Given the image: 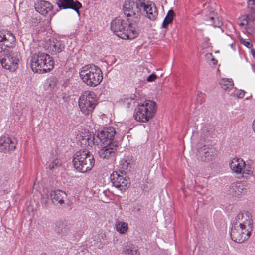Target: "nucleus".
I'll return each mask as SVG.
<instances>
[{
	"instance_id": "f8f14e48",
	"label": "nucleus",
	"mask_w": 255,
	"mask_h": 255,
	"mask_svg": "<svg viewBox=\"0 0 255 255\" xmlns=\"http://www.w3.org/2000/svg\"><path fill=\"white\" fill-rule=\"evenodd\" d=\"M230 168L233 172L238 175V178H247L250 174V171H244L245 167V162L240 158H234L229 163Z\"/></svg>"
},
{
	"instance_id": "412c9836",
	"label": "nucleus",
	"mask_w": 255,
	"mask_h": 255,
	"mask_svg": "<svg viewBox=\"0 0 255 255\" xmlns=\"http://www.w3.org/2000/svg\"><path fill=\"white\" fill-rule=\"evenodd\" d=\"M230 193L234 196H237L242 194H245L247 192L248 189L247 186L243 183L237 182L232 184L230 188Z\"/></svg>"
},
{
	"instance_id": "0eeeda50",
	"label": "nucleus",
	"mask_w": 255,
	"mask_h": 255,
	"mask_svg": "<svg viewBox=\"0 0 255 255\" xmlns=\"http://www.w3.org/2000/svg\"><path fill=\"white\" fill-rule=\"evenodd\" d=\"M123 12L127 17V21L138 25L141 19V7L139 0L137 2L125 1L123 5Z\"/></svg>"
},
{
	"instance_id": "423d86ee",
	"label": "nucleus",
	"mask_w": 255,
	"mask_h": 255,
	"mask_svg": "<svg viewBox=\"0 0 255 255\" xmlns=\"http://www.w3.org/2000/svg\"><path fill=\"white\" fill-rule=\"evenodd\" d=\"M156 103L152 100H146L135 109L134 117L138 122L146 123L152 119L156 111Z\"/></svg>"
},
{
	"instance_id": "6e6552de",
	"label": "nucleus",
	"mask_w": 255,
	"mask_h": 255,
	"mask_svg": "<svg viewBox=\"0 0 255 255\" xmlns=\"http://www.w3.org/2000/svg\"><path fill=\"white\" fill-rule=\"evenodd\" d=\"M97 104L96 95L92 91H85L79 99V107L85 115L92 114Z\"/></svg>"
},
{
	"instance_id": "473e14b6",
	"label": "nucleus",
	"mask_w": 255,
	"mask_h": 255,
	"mask_svg": "<svg viewBox=\"0 0 255 255\" xmlns=\"http://www.w3.org/2000/svg\"><path fill=\"white\" fill-rule=\"evenodd\" d=\"M240 42L241 44L244 45L245 46H246L247 48H251L253 46V44L250 42L249 41H247L245 40V39L241 38L240 39Z\"/></svg>"
},
{
	"instance_id": "a18cd8bd",
	"label": "nucleus",
	"mask_w": 255,
	"mask_h": 255,
	"mask_svg": "<svg viewBox=\"0 0 255 255\" xmlns=\"http://www.w3.org/2000/svg\"><path fill=\"white\" fill-rule=\"evenodd\" d=\"M254 72H255V68H254Z\"/></svg>"
},
{
	"instance_id": "58836bf2",
	"label": "nucleus",
	"mask_w": 255,
	"mask_h": 255,
	"mask_svg": "<svg viewBox=\"0 0 255 255\" xmlns=\"http://www.w3.org/2000/svg\"><path fill=\"white\" fill-rule=\"evenodd\" d=\"M157 78V76L155 74H152L150 75L148 78H147V81L148 82H153Z\"/></svg>"
},
{
	"instance_id": "a211bd4d",
	"label": "nucleus",
	"mask_w": 255,
	"mask_h": 255,
	"mask_svg": "<svg viewBox=\"0 0 255 255\" xmlns=\"http://www.w3.org/2000/svg\"><path fill=\"white\" fill-rule=\"evenodd\" d=\"M16 148L15 140H12L8 137L0 138V151L6 153L7 151H12Z\"/></svg>"
},
{
	"instance_id": "9d476101",
	"label": "nucleus",
	"mask_w": 255,
	"mask_h": 255,
	"mask_svg": "<svg viewBox=\"0 0 255 255\" xmlns=\"http://www.w3.org/2000/svg\"><path fill=\"white\" fill-rule=\"evenodd\" d=\"M252 231L243 227L232 223L230 236L231 239L235 242L241 243L248 239L251 236Z\"/></svg>"
},
{
	"instance_id": "f257e3e1",
	"label": "nucleus",
	"mask_w": 255,
	"mask_h": 255,
	"mask_svg": "<svg viewBox=\"0 0 255 255\" xmlns=\"http://www.w3.org/2000/svg\"><path fill=\"white\" fill-rule=\"evenodd\" d=\"M111 29L118 37L123 39H133L139 34L138 25H133L119 17L115 18L111 22Z\"/></svg>"
},
{
	"instance_id": "c03bdc74",
	"label": "nucleus",
	"mask_w": 255,
	"mask_h": 255,
	"mask_svg": "<svg viewBox=\"0 0 255 255\" xmlns=\"http://www.w3.org/2000/svg\"><path fill=\"white\" fill-rule=\"evenodd\" d=\"M206 130H207V133L205 134V135L206 136H210L211 134L209 133V131L207 129H206Z\"/></svg>"
},
{
	"instance_id": "ddd939ff",
	"label": "nucleus",
	"mask_w": 255,
	"mask_h": 255,
	"mask_svg": "<svg viewBox=\"0 0 255 255\" xmlns=\"http://www.w3.org/2000/svg\"><path fill=\"white\" fill-rule=\"evenodd\" d=\"M236 222L237 225L246 228V229L253 230V220L252 215L249 212H242L239 213L233 221L232 223L235 224Z\"/></svg>"
},
{
	"instance_id": "7c9ffc66",
	"label": "nucleus",
	"mask_w": 255,
	"mask_h": 255,
	"mask_svg": "<svg viewBox=\"0 0 255 255\" xmlns=\"http://www.w3.org/2000/svg\"><path fill=\"white\" fill-rule=\"evenodd\" d=\"M120 165L121 169L123 170H130L132 168L131 164L127 160L124 161Z\"/></svg>"
},
{
	"instance_id": "6ab92c4d",
	"label": "nucleus",
	"mask_w": 255,
	"mask_h": 255,
	"mask_svg": "<svg viewBox=\"0 0 255 255\" xmlns=\"http://www.w3.org/2000/svg\"><path fill=\"white\" fill-rule=\"evenodd\" d=\"M197 155L201 157V160L206 162L213 160L216 155L214 149L204 146L199 148L197 151Z\"/></svg>"
},
{
	"instance_id": "2f4dec72",
	"label": "nucleus",
	"mask_w": 255,
	"mask_h": 255,
	"mask_svg": "<svg viewBox=\"0 0 255 255\" xmlns=\"http://www.w3.org/2000/svg\"><path fill=\"white\" fill-rule=\"evenodd\" d=\"M59 160L57 159H55L49 163V164L48 166V168L50 170H52L55 167H58L59 166Z\"/></svg>"
},
{
	"instance_id": "2eb2a0df",
	"label": "nucleus",
	"mask_w": 255,
	"mask_h": 255,
	"mask_svg": "<svg viewBox=\"0 0 255 255\" xmlns=\"http://www.w3.org/2000/svg\"><path fill=\"white\" fill-rule=\"evenodd\" d=\"M56 3L60 9H72L80 15L79 9L82 4L78 0H56Z\"/></svg>"
},
{
	"instance_id": "9b49d317",
	"label": "nucleus",
	"mask_w": 255,
	"mask_h": 255,
	"mask_svg": "<svg viewBox=\"0 0 255 255\" xmlns=\"http://www.w3.org/2000/svg\"><path fill=\"white\" fill-rule=\"evenodd\" d=\"M4 57L1 60V65L10 72H14L18 67L19 59L18 53L12 51H6Z\"/></svg>"
},
{
	"instance_id": "4be33fe9",
	"label": "nucleus",
	"mask_w": 255,
	"mask_h": 255,
	"mask_svg": "<svg viewBox=\"0 0 255 255\" xmlns=\"http://www.w3.org/2000/svg\"><path fill=\"white\" fill-rule=\"evenodd\" d=\"M66 194L65 192L57 190L51 191L50 193V198L53 204H56L59 203L62 205L64 203V198L66 197Z\"/></svg>"
},
{
	"instance_id": "e433bc0d",
	"label": "nucleus",
	"mask_w": 255,
	"mask_h": 255,
	"mask_svg": "<svg viewBox=\"0 0 255 255\" xmlns=\"http://www.w3.org/2000/svg\"><path fill=\"white\" fill-rule=\"evenodd\" d=\"M245 92L244 90H240L237 91V92L234 94L238 98H242L245 95Z\"/></svg>"
},
{
	"instance_id": "20e7f679",
	"label": "nucleus",
	"mask_w": 255,
	"mask_h": 255,
	"mask_svg": "<svg viewBox=\"0 0 255 255\" xmlns=\"http://www.w3.org/2000/svg\"><path fill=\"white\" fill-rule=\"evenodd\" d=\"M80 77L87 85L95 87L103 80L102 72L94 65H87L83 67L79 72Z\"/></svg>"
},
{
	"instance_id": "c756f323",
	"label": "nucleus",
	"mask_w": 255,
	"mask_h": 255,
	"mask_svg": "<svg viewBox=\"0 0 255 255\" xmlns=\"http://www.w3.org/2000/svg\"><path fill=\"white\" fill-rule=\"evenodd\" d=\"M116 228L117 231L120 233H125L127 231L128 229V224L123 222H119L116 225Z\"/></svg>"
},
{
	"instance_id": "f704fd0d",
	"label": "nucleus",
	"mask_w": 255,
	"mask_h": 255,
	"mask_svg": "<svg viewBox=\"0 0 255 255\" xmlns=\"http://www.w3.org/2000/svg\"><path fill=\"white\" fill-rule=\"evenodd\" d=\"M248 7L251 10L255 8V0H248Z\"/></svg>"
},
{
	"instance_id": "7ed1b4c3",
	"label": "nucleus",
	"mask_w": 255,
	"mask_h": 255,
	"mask_svg": "<svg viewBox=\"0 0 255 255\" xmlns=\"http://www.w3.org/2000/svg\"><path fill=\"white\" fill-rule=\"evenodd\" d=\"M54 61L49 54L38 52L31 56L30 67L35 73H44L51 71L54 67Z\"/></svg>"
},
{
	"instance_id": "72a5a7b5",
	"label": "nucleus",
	"mask_w": 255,
	"mask_h": 255,
	"mask_svg": "<svg viewBox=\"0 0 255 255\" xmlns=\"http://www.w3.org/2000/svg\"><path fill=\"white\" fill-rule=\"evenodd\" d=\"M3 41L1 37H0V53L4 52V54L6 53V51H10V49H6V48L4 47Z\"/></svg>"
},
{
	"instance_id": "4468645a",
	"label": "nucleus",
	"mask_w": 255,
	"mask_h": 255,
	"mask_svg": "<svg viewBox=\"0 0 255 255\" xmlns=\"http://www.w3.org/2000/svg\"><path fill=\"white\" fill-rule=\"evenodd\" d=\"M111 182L114 187L120 191L125 190L130 184L129 178L123 175H120L117 172H114L110 176Z\"/></svg>"
},
{
	"instance_id": "4c0bfd02",
	"label": "nucleus",
	"mask_w": 255,
	"mask_h": 255,
	"mask_svg": "<svg viewBox=\"0 0 255 255\" xmlns=\"http://www.w3.org/2000/svg\"><path fill=\"white\" fill-rule=\"evenodd\" d=\"M140 211H141L140 206H139L138 205H135L132 209V212H133L135 214L139 213Z\"/></svg>"
},
{
	"instance_id": "c85d7f7f",
	"label": "nucleus",
	"mask_w": 255,
	"mask_h": 255,
	"mask_svg": "<svg viewBox=\"0 0 255 255\" xmlns=\"http://www.w3.org/2000/svg\"><path fill=\"white\" fill-rule=\"evenodd\" d=\"M220 84L221 88L225 91H228L231 90L233 88V82L232 81L228 79H222L220 82Z\"/></svg>"
},
{
	"instance_id": "393cba45",
	"label": "nucleus",
	"mask_w": 255,
	"mask_h": 255,
	"mask_svg": "<svg viewBox=\"0 0 255 255\" xmlns=\"http://www.w3.org/2000/svg\"><path fill=\"white\" fill-rule=\"evenodd\" d=\"M50 46L52 51L55 54L61 52L65 48L64 45L56 39L50 41Z\"/></svg>"
},
{
	"instance_id": "cd10ccee",
	"label": "nucleus",
	"mask_w": 255,
	"mask_h": 255,
	"mask_svg": "<svg viewBox=\"0 0 255 255\" xmlns=\"http://www.w3.org/2000/svg\"><path fill=\"white\" fill-rule=\"evenodd\" d=\"M174 15V12L173 10H170L167 14L166 15L165 18H164L163 22L162 23V27L164 28H166L168 27V25L172 22L173 20V17Z\"/></svg>"
},
{
	"instance_id": "5701e85b",
	"label": "nucleus",
	"mask_w": 255,
	"mask_h": 255,
	"mask_svg": "<svg viewBox=\"0 0 255 255\" xmlns=\"http://www.w3.org/2000/svg\"><path fill=\"white\" fill-rule=\"evenodd\" d=\"M35 9L37 11L43 15H46L52 9L51 4L46 1H40L36 5Z\"/></svg>"
},
{
	"instance_id": "f03ea898",
	"label": "nucleus",
	"mask_w": 255,
	"mask_h": 255,
	"mask_svg": "<svg viewBox=\"0 0 255 255\" xmlns=\"http://www.w3.org/2000/svg\"><path fill=\"white\" fill-rule=\"evenodd\" d=\"M116 134V132L114 128L107 127L97 133L96 136L93 134L89 133V135L85 136L81 139L83 143L85 145L92 147L95 144H98L99 143H102L103 144H114L117 143L114 140V138Z\"/></svg>"
},
{
	"instance_id": "a878e982",
	"label": "nucleus",
	"mask_w": 255,
	"mask_h": 255,
	"mask_svg": "<svg viewBox=\"0 0 255 255\" xmlns=\"http://www.w3.org/2000/svg\"><path fill=\"white\" fill-rule=\"evenodd\" d=\"M124 255H139V252L133 244L125 245L123 247Z\"/></svg>"
},
{
	"instance_id": "f3484780",
	"label": "nucleus",
	"mask_w": 255,
	"mask_h": 255,
	"mask_svg": "<svg viewBox=\"0 0 255 255\" xmlns=\"http://www.w3.org/2000/svg\"><path fill=\"white\" fill-rule=\"evenodd\" d=\"M99 150L98 154L101 158L108 159L112 158L115 155V152L117 150V143L114 144H105Z\"/></svg>"
},
{
	"instance_id": "de8ad7c7",
	"label": "nucleus",
	"mask_w": 255,
	"mask_h": 255,
	"mask_svg": "<svg viewBox=\"0 0 255 255\" xmlns=\"http://www.w3.org/2000/svg\"><path fill=\"white\" fill-rule=\"evenodd\" d=\"M253 20L255 21V18Z\"/></svg>"
},
{
	"instance_id": "ea45409f",
	"label": "nucleus",
	"mask_w": 255,
	"mask_h": 255,
	"mask_svg": "<svg viewBox=\"0 0 255 255\" xmlns=\"http://www.w3.org/2000/svg\"><path fill=\"white\" fill-rule=\"evenodd\" d=\"M250 19V16L246 15V17L243 19L242 22L241 23V25H247L248 23V20Z\"/></svg>"
},
{
	"instance_id": "bb28decb",
	"label": "nucleus",
	"mask_w": 255,
	"mask_h": 255,
	"mask_svg": "<svg viewBox=\"0 0 255 255\" xmlns=\"http://www.w3.org/2000/svg\"><path fill=\"white\" fill-rule=\"evenodd\" d=\"M0 37L4 41L8 40L10 43H14L16 39L12 33L7 30H3L0 31Z\"/></svg>"
},
{
	"instance_id": "49530a36",
	"label": "nucleus",
	"mask_w": 255,
	"mask_h": 255,
	"mask_svg": "<svg viewBox=\"0 0 255 255\" xmlns=\"http://www.w3.org/2000/svg\"><path fill=\"white\" fill-rule=\"evenodd\" d=\"M81 235V234H80L79 235H78L79 237H80Z\"/></svg>"
},
{
	"instance_id": "aec40b11",
	"label": "nucleus",
	"mask_w": 255,
	"mask_h": 255,
	"mask_svg": "<svg viewBox=\"0 0 255 255\" xmlns=\"http://www.w3.org/2000/svg\"><path fill=\"white\" fill-rule=\"evenodd\" d=\"M57 79L52 76L45 80L43 85L44 89L47 93L54 95L57 91Z\"/></svg>"
},
{
	"instance_id": "dca6fc26",
	"label": "nucleus",
	"mask_w": 255,
	"mask_h": 255,
	"mask_svg": "<svg viewBox=\"0 0 255 255\" xmlns=\"http://www.w3.org/2000/svg\"><path fill=\"white\" fill-rule=\"evenodd\" d=\"M141 12L142 11L145 12L147 17L151 20H155L158 15V11L155 4L150 3V4H146L142 0H139Z\"/></svg>"
},
{
	"instance_id": "b1692460",
	"label": "nucleus",
	"mask_w": 255,
	"mask_h": 255,
	"mask_svg": "<svg viewBox=\"0 0 255 255\" xmlns=\"http://www.w3.org/2000/svg\"><path fill=\"white\" fill-rule=\"evenodd\" d=\"M55 232L61 236L68 235L70 229L66 223L62 221L57 222L55 227Z\"/></svg>"
},
{
	"instance_id": "39448f33",
	"label": "nucleus",
	"mask_w": 255,
	"mask_h": 255,
	"mask_svg": "<svg viewBox=\"0 0 255 255\" xmlns=\"http://www.w3.org/2000/svg\"><path fill=\"white\" fill-rule=\"evenodd\" d=\"M74 167L77 171L85 173L90 171L95 164V159L89 151L79 150L74 155L73 159Z\"/></svg>"
},
{
	"instance_id": "1a4fd4ad",
	"label": "nucleus",
	"mask_w": 255,
	"mask_h": 255,
	"mask_svg": "<svg viewBox=\"0 0 255 255\" xmlns=\"http://www.w3.org/2000/svg\"><path fill=\"white\" fill-rule=\"evenodd\" d=\"M203 7L201 14L203 16L205 24L213 26L214 27H220L222 25V22L214 9L210 7L209 4L206 3Z\"/></svg>"
},
{
	"instance_id": "a19ab883",
	"label": "nucleus",
	"mask_w": 255,
	"mask_h": 255,
	"mask_svg": "<svg viewBox=\"0 0 255 255\" xmlns=\"http://www.w3.org/2000/svg\"><path fill=\"white\" fill-rule=\"evenodd\" d=\"M252 128L254 132L255 133V119L254 120L252 123Z\"/></svg>"
},
{
	"instance_id": "79ce46f5",
	"label": "nucleus",
	"mask_w": 255,
	"mask_h": 255,
	"mask_svg": "<svg viewBox=\"0 0 255 255\" xmlns=\"http://www.w3.org/2000/svg\"><path fill=\"white\" fill-rule=\"evenodd\" d=\"M251 52L252 53V55H253V56L255 58V50L254 49H251Z\"/></svg>"
},
{
	"instance_id": "37998d69",
	"label": "nucleus",
	"mask_w": 255,
	"mask_h": 255,
	"mask_svg": "<svg viewBox=\"0 0 255 255\" xmlns=\"http://www.w3.org/2000/svg\"><path fill=\"white\" fill-rule=\"evenodd\" d=\"M212 61H213V64H214V65H215V64H216L217 63V60H216V59H214V58H212Z\"/></svg>"
},
{
	"instance_id": "c9c22d12",
	"label": "nucleus",
	"mask_w": 255,
	"mask_h": 255,
	"mask_svg": "<svg viewBox=\"0 0 255 255\" xmlns=\"http://www.w3.org/2000/svg\"><path fill=\"white\" fill-rule=\"evenodd\" d=\"M4 47L6 48V49H10L13 47L14 43H10L8 40H5L3 41Z\"/></svg>"
}]
</instances>
